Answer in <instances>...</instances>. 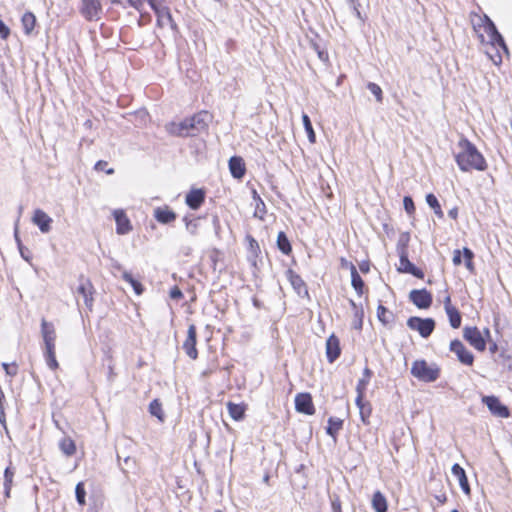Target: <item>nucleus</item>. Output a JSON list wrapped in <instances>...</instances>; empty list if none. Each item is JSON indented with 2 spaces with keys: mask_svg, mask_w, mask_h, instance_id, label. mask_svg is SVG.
Segmentation results:
<instances>
[{
  "mask_svg": "<svg viewBox=\"0 0 512 512\" xmlns=\"http://www.w3.org/2000/svg\"><path fill=\"white\" fill-rule=\"evenodd\" d=\"M472 26L481 43H487L493 47H500L508 54V48L502 35L498 32L495 24L487 15L475 14L471 18Z\"/></svg>",
  "mask_w": 512,
  "mask_h": 512,
  "instance_id": "1",
  "label": "nucleus"
},
{
  "mask_svg": "<svg viewBox=\"0 0 512 512\" xmlns=\"http://www.w3.org/2000/svg\"><path fill=\"white\" fill-rule=\"evenodd\" d=\"M211 116L206 111H201L190 118H186L179 123H171L169 132L178 136H195L208 127Z\"/></svg>",
  "mask_w": 512,
  "mask_h": 512,
  "instance_id": "2",
  "label": "nucleus"
},
{
  "mask_svg": "<svg viewBox=\"0 0 512 512\" xmlns=\"http://www.w3.org/2000/svg\"><path fill=\"white\" fill-rule=\"evenodd\" d=\"M459 148L460 152L456 155V162L462 171L485 170V159L472 143L468 140H461Z\"/></svg>",
  "mask_w": 512,
  "mask_h": 512,
  "instance_id": "3",
  "label": "nucleus"
},
{
  "mask_svg": "<svg viewBox=\"0 0 512 512\" xmlns=\"http://www.w3.org/2000/svg\"><path fill=\"white\" fill-rule=\"evenodd\" d=\"M411 374L424 382H433L439 377V370L429 366L425 360H416L411 367Z\"/></svg>",
  "mask_w": 512,
  "mask_h": 512,
  "instance_id": "4",
  "label": "nucleus"
},
{
  "mask_svg": "<svg viewBox=\"0 0 512 512\" xmlns=\"http://www.w3.org/2000/svg\"><path fill=\"white\" fill-rule=\"evenodd\" d=\"M79 12L87 21H99L103 14L100 0H81Z\"/></svg>",
  "mask_w": 512,
  "mask_h": 512,
  "instance_id": "5",
  "label": "nucleus"
},
{
  "mask_svg": "<svg viewBox=\"0 0 512 512\" xmlns=\"http://www.w3.org/2000/svg\"><path fill=\"white\" fill-rule=\"evenodd\" d=\"M407 326L411 330L418 331L423 338H427L432 334L435 328V321L432 318L422 319L414 316L408 319Z\"/></svg>",
  "mask_w": 512,
  "mask_h": 512,
  "instance_id": "6",
  "label": "nucleus"
},
{
  "mask_svg": "<svg viewBox=\"0 0 512 512\" xmlns=\"http://www.w3.org/2000/svg\"><path fill=\"white\" fill-rule=\"evenodd\" d=\"M463 337L478 351H484L486 348V340L477 327H465Z\"/></svg>",
  "mask_w": 512,
  "mask_h": 512,
  "instance_id": "7",
  "label": "nucleus"
},
{
  "mask_svg": "<svg viewBox=\"0 0 512 512\" xmlns=\"http://www.w3.org/2000/svg\"><path fill=\"white\" fill-rule=\"evenodd\" d=\"M482 402L488 407L490 412L501 418L509 417V410L504 406L496 396H483Z\"/></svg>",
  "mask_w": 512,
  "mask_h": 512,
  "instance_id": "8",
  "label": "nucleus"
},
{
  "mask_svg": "<svg viewBox=\"0 0 512 512\" xmlns=\"http://www.w3.org/2000/svg\"><path fill=\"white\" fill-rule=\"evenodd\" d=\"M196 338H197V330L194 324L189 325L187 331V338L183 343V350L185 353L193 360L198 357V351L196 349Z\"/></svg>",
  "mask_w": 512,
  "mask_h": 512,
  "instance_id": "9",
  "label": "nucleus"
},
{
  "mask_svg": "<svg viewBox=\"0 0 512 512\" xmlns=\"http://www.w3.org/2000/svg\"><path fill=\"white\" fill-rule=\"evenodd\" d=\"M450 350L456 354L458 360L465 365H472L474 361L473 354L459 340H453L450 343Z\"/></svg>",
  "mask_w": 512,
  "mask_h": 512,
  "instance_id": "10",
  "label": "nucleus"
},
{
  "mask_svg": "<svg viewBox=\"0 0 512 512\" xmlns=\"http://www.w3.org/2000/svg\"><path fill=\"white\" fill-rule=\"evenodd\" d=\"M409 299L420 309H427L432 303V295L426 289L412 290Z\"/></svg>",
  "mask_w": 512,
  "mask_h": 512,
  "instance_id": "11",
  "label": "nucleus"
},
{
  "mask_svg": "<svg viewBox=\"0 0 512 512\" xmlns=\"http://www.w3.org/2000/svg\"><path fill=\"white\" fill-rule=\"evenodd\" d=\"M31 220L32 223L36 225L42 233H49L51 231V224L53 219L43 210H34Z\"/></svg>",
  "mask_w": 512,
  "mask_h": 512,
  "instance_id": "12",
  "label": "nucleus"
},
{
  "mask_svg": "<svg viewBox=\"0 0 512 512\" xmlns=\"http://www.w3.org/2000/svg\"><path fill=\"white\" fill-rule=\"evenodd\" d=\"M295 408L298 412L312 415L315 412L312 397L309 393H299L295 397Z\"/></svg>",
  "mask_w": 512,
  "mask_h": 512,
  "instance_id": "13",
  "label": "nucleus"
},
{
  "mask_svg": "<svg viewBox=\"0 0 512 512\" xmlns=\"http://www.w3.org/2000/svg\"><path fill=\"white\" fill-rule=\"evenodd\" d=\"M77 293L82 295L84 298V303L86 307L91 310L93 306V293L94 287L89 279H85L83 277L80 278V284L77 288Z\"/></svg>",
  "mask_w": 512,
  "mask_h": 512,
  "instance_id": "14",
  "label": "nucleus"
},
{
  "mask_svg": "<svg viewBox=\"0 0 512 512\" xmlns=\"http://www.w3.org/2000/svg\"><path fill=\"white\" fill-rule=\"evenodd\" d=\"M157 25L161 28L170 26L172 30L177 29V25L172 18L171 12L168 7L162 6L160 9H156Z\"/></svg>",
  "mask_w": 512,
  "mask_h": 512,
  "instance_id": "15",
  "label": "nucleus"
},
{
  "mask_svg": "<svg viewBox=\"0 0 512 512\" xmlns=\"http://www.w3.org/2000/svg\"><path fill=\"white\" fill-rule=\"evenodd\" d=\"M341 353L339 339L334 335H330L326 341V357L330 363H333Z\"/></svg>",
  "mask_w": 512,
  "mask_h": 512,
  "instance_id": "16",
  "label": "nucleus"
},
{
  "mask_svg": "<svg viewBox=\"0 0 512 512\" xmlns=\"http://www.w3.org/2000/svg\"><path fill=\"white\" fill-rule=\"evenodd\" d=\"M205 200V193L202 189H192L187 195L185 202L193 210H197Z\"/></svg>",
  "mask_w": 512,
  "mask_h": 512,
  "instance_id": "17",
  "label": "nucleus"
},
{
  "mask_svg": "<svg viewBox=\"0 0 512 512\" xmlns=\"http://www.w3.org/2000/svg\"><path fill=\"white\" fill-rule=\"evenodd\" d=\"M114 217L117 225L116 231L118 234L124 235L131 231L132 227L130 221L122 210H115Z\"/></svg>",
  "mask_w": 512,
  "mask_h": 512,
  "instance_id": "18",
  "label": "nucleus"
},
{
  "mask_svg": "<svg viewBox=\"0 0 512 512\" xmlns=\"http://www.w3.org/2000/svg\"><path fill=\"white\" fill-rule=\"evenodd\" d=\"M229 170L236 179H241L246 172L244 161L241 157L233 156L229 160Z\"/></svg>",
  "mask_w": 512,
  "mask_h": 512,
  "instance_id": "19",
  "label": "nucleus"
},
{
  "mask_svg": "<svg viewBox=\"0 0 512 512\" xmlns=\"http://www.w3.org/2000/svg\"><path fill=\"white\" fill-rule=\"evenodd\" d=\"M155 219L161 224H169L176 219V214L168 207H157L154 210Z\"/></svg>",
  "mask_w": 512,
  "mask_h": 512,
  "instance_id": "20",
  "label": "nucleus"
},
{
  "mask_svg": "<svg viewBox=\"0 0 512 512\" xmlns=\"http://www.w3.org/2000/svg\"><path fill=\"white\" fill-rule=\"evenodd\" d=\"M451 472L458 479L462 491L466 495H470V486L468 483L465 470L459 464H454L452 466Z\"/></svg>",
  "mask_w": 512,
  "mask_h": 512,
  "instance_id": "21",
  "label": "nucleus"
},
{
  "mask_svg": "<svg viewBox=\"0 0 512 512\" xmlns=\"http://www.w3.org/2000/svg\"><path fill=\"white\" fill-rule=\"evenodd\" d=\"M41 332H42V337H43L44 343L45 342H55L56 332H55L54 325L52 323L42 320Z\"/></svg>",
  "mask_w": 512,
  "mask_h": 512,
  "instance_id": "22",
  "label": "nucleus"
},
{
  "mask_svg": "<svg viewBox=\"0 0 512 512\" xmlns=\"http://www.w3.org/2000/svg\"><path fill=\"white\" fill-rule=\"evenodd\" d=\"M350 273H351V284L355 289L358 295H362L364 288V281L361 276L357 272L356 267L353 264H350Z\"/></svg>",
  "mask_w": 512,
  "mask_h": 512,
  "instance_id": "23",
  "label": "nucleus"
},
{
  "mask_svg": "<svg viewBox=\"0 0 512 512\" xmlns=\"http://www.w3.org/2000/svg\"><path fill=\"white\" fill-rule=\"evenodd\" d=\"M23 31L26 35H30L36 25V17L32 12H26L21 18Z\"/></svg>",
  "mask_w": 512,
  "mask_h": 512,
  "instance_id": "24",
  "label": "nucleus"
},
{
  "mask_svg": "<svg viewBox=\"0 0 512 512\" xmlns=\"http://www.w3.org/2000/svg\"><path fill=\"white\" fill-rule=\"evenodd\" d=\"M372 507L376 512H386L387 511L386 498L380 491H376L373 494Z\"/></svg>",
  "mask_w": 512,
  "mask_h": 512,
  "instance_id": "25",
  "label": "nucleus"
},
{
  "mask_svg": "<svg viewBox=\"0 0 512 512\" xmlns=\"http://www.w3.org/2000/svg\"><path fill=\"white\" fill-rule=\"evenodd\" d=\"M229 415L236 421L241 420L244 417L245 407L241 404H235L229 402L227 404Z\"/></svg>",
  "mask_w": 512,
  "mask_h": 512,
  "instance_id": "26",
  "label": "nucleus"
},
{
  "mask_svg": "<svg viewBox=\"0 0 512 512\" xmlns=\"http://www.w3.org/2000/svg\"><path fill=\"white\" fill-rule=\"evenodd\" d=\"M59 448L66 456H72L76 451V445L69 437H64L59 442Z\"/></svg>",
  "mask_w": 512,
  "mask_h": 512,
  "instance_id": "27",
  "label": "nucleus"
},
{
  "mask_svg": "<svg viewBox=\"0 0 512 512\" xmlns=\"http://www.w3.org/2000/svg\"><path fill=\"white\" fill-rule=\"evenodd\" d=\"M277 246L279 248V250L285 254V255H288L290 254L292 248H291V244L286 236V234L284 232H279L278 233V236H277Z\"/></svg>",
  "mask_w": 512,
  "mask_h": 512,
  "instance_id": "28",
  "label": "nucleus"
},
{
  "mask_svg": "<svg viewBox=\"0 0 512 512\" xmlns=\"http://www.w3.org/2000/svg\"><path fill=\"white\" fill-rule=\"evenodd\" d=\"M377 317H378L379 321L382 322L384 325L391 323L394 319L393 313L391 311H389L383 305L378 306Z\"/></svg>",
  "mask_w": 512,
  "mask_h": 512,
  "instance_id": "29",
  "label": "nucleus"
},
{
  "mask_svg": "<svg viewBox=\"0 0 512 512\" xmlns=\"http://www.w3.org/2000/svg\"><path fill=\"white\" fill-rule=\"evenodd\" d=\"M343 421L339 418L330 417L328 420V427L326 432L328 435L335 438L336 434L342 429Z\"/></svg>",
  "mask_w": 512,
  "mask_h": 512,
  "instance_id": "30",
  "label": "nucleus"
},
{
  "mask_svg": "<svg viewBox=\"0 0 512 512\" xmlns=\"http://www.w3.org/2000/svg\"><path fill=\"white\" fill-rule=\"evenodd\" d=\"M248 243H249V253H250V260L253 262V264L255 265V260L256 258L258 257L259 253H260V247H259V244L258 242L250 235H248L246 237Z\"/></svg>",
  "mask_w": 512,
  "mask_h": 512,
  "instance_id": "31",
  "label": "nucleus"
},
{
  "mask_svg": "<svg viewBox=\"0 0 512 512\" xmlns=\"http://www.w3.org/2000/svg\"><path fill=\"white\" fill-rule=\"evenodd\" d=\"M446 314L449 318V322L452 328L456 329L459 328L461 325V314L458 311V309L455 307L453 309L447 310Z\"/></svg>",
  "mask_w": 512,
  "mask_h": 512,
  "instance_id": "32",
  "label": "nucleus"
},
{
  "mask_svg": "<svg viewBox=\"0 0 512 512\" xmlns=\"http://www.w3.org/2000/svg\"><path fill=\"white\" fill-rule=\"evenodd\" d=\"M122 278L124 281H126L127 283H129L132 286L134 292L137 295L142 294V292H143L142 284L139 281L135 280L129 272L123 271Z\"/></svg>",
  "mask_w": 512,
  "mask_h": 512,
  "instance_id": "33",
  "label": "nucleus"
},
{
  "mask_svg": "<svg viewBox=\"0 0 512 512\" xmlns=\"http://www.w3.org/2000/svg\"><path fill=\"white\" fill-rule=\"evenodd\" d=\"M398 269L404 273H409L414 269V264L409 261L405 249H402L400 252V266Z\"/></svg>",
  "mask_w": 512,
  "mask_h": 512,
  "instance_id": "34",
  "label": "nucleus"
},
{
  "mask_svg": "<svg viewBox=\"0 0 512 512\" xmlns=\"http://www.w3.org/2000/svg\"><path fill=\"white\" fill-rule=\"evenodd\" d=\"M427 204L434 210V213L439 217H443V212L441 210V206L436 198V196L432 193L426 196Z\"/></svg>",
  "mask_w": 512,
  "mask_h": 512,
  "instance_id": "35",
  "label": "nucleus"
},
{
  "mask_svg": "<svg viewBox=\"0 0 512 512\" xmlns=\"http://www.w3.org/2000/svg\"><path fill=\"white\" fill-rule=\"evenodd\" d=\"M356 405L359 408V413H360L362 422L364 424H368V418L371 415V411H372L370 404L365 403L363 401V399H361V403L356 404Z\"/></svg>",
  "mask_w": 512,
  "mask_h": 512,
  "instance_id": "36",
  "label": "nucleus"
},
{
  "mask_svg": "<svg viewBox=\"0 0 512 512\" xmlns=\"http://www.w3.org/2000/svg\"><path fill=\"white\" fill-rule=\"evenodd\" d=\"M302 121L305 128V131L308 135V139L311 143L315 142V132L312 127V123L310 121V118L307 114L303 113L302 115Z\"/></svg>",
  "mask_w": 512,
  "mask_h": 512,
  "instance_id": "37",
  "label": "nucleus"
},
{
  "mask_svg": "<svg viewBox=\"0 0 512 512\" xmlns=\"http://www.w3.org/2000/svg\"><path fill=\"white\" fill-rule=\"evenodd\" d=\"M368 383H369V380L367 378L362 377L361 379H359L357 386H356V391H357L356 404L361 403V399L364 398L365 390H366Z\"/></svg>",
  "mask_w": 512,
  "mask_h": 512,
  "instance_id": "38",
  "label": "nucleus"
},
{
  "mask_svg": "<svg viewBox=\"0 0 512 512\" xmlns=\"http://www.w3.org/2000/svg\"><path fill=\"white\" fill-rule=\"evenodd\" d=\"M149 411L153 416L157 417L160 421H163L164 415H163L161 403L157 399L153 400L150 403Z\"/></svg>",
  "mask_w": 512,
  "mask_h": 512,
  "instance_id": "39",
  "label": "nucleus"
},
{
  "mask_svg": "<svg viewBox=\"0 0 512 512\" xmlns=\"http://www.w3.org/2000/svg\"><path fill=\"white\" fill-rule=\"evenodd\" d=\"M76 500L80 506H84L86 503L85 496L86 491L83 482H79L75 488Z\"/></svg>",
  "mask_w": 512,
  "mask_h": 512,
  "instance_id": "40",
  "label": "nucleus"
},
{
  "mask_svg": "<svg viewBox=\"0 0 512 512\" xmlns=\"http://www.w3.org/2000/svg\"><path fill=\"white\" fill-rule=\"evenodd\" d=\"M367 89L375 96L376 101L381 103L383 100V92L381 87L373 82L367 84Z\"/></svg>",
  "mask_w": 512,
  "mask_h": 512,
  "instance_id": "41",
  "label": "nucleus"
},
{
  "mask_svg": "<svg viewBox=\"0 0 512 512\" xmlns=\"http://www.w3.org/2000/svg\"><path fill=\"white\" fill-rule=\"evenodd\" d=\"M46 364L51 370H56L58 368V362L56 360L55 353L44 354Z\"/></svg>",
  "mask_w": 512,
  "mask_h": 512,
  "instance_id": "42",
  "label": "nucleus"
},
{
  "mask_svg": "<svg viewBox=\"0 0 512 512\" xmlns=\"http://www.w3.org/2000/svg\"><path fill=\"white\" fill-rule=\"evenodd\" d=\"M2 367L5 370L6 374L11 377L16 376L18 373V366L16 363H12V364L3 363Z\"/></svg>",
  "mask_w": 512,
  "mask_h": 512,
  "instance_id": "43",
  "label": "nucleus"
},
{
  "mask_svg": "<svg viewBox=\"0 0 512 512\" xmlns=\"http://www.w3.org/2000/svg\"><path fill=\"white\" fill-rule=\"evenodd\" d=\"M290 280H291V284L293 285V287L298 290V293L301 292L302 288H305V284L300 276L291 275Z\"/></svg>",
  "mask_w": 512,
  "mask_h": 512,
  "instance_id": "44",
  "label": "nucleus"
},
{
  "mask_svg": "<svg viewBox=\"0 0 512 512\" xmlns=\"http://www.w3.org/2000/svg\"><path fill=\"white\" fill-rule=\"evenodd\" d=\"M14 471L7 467L4 471V486H12L13 485V478H14Z\"/></svg>",
  "mask_w": 512,
  "mask_h": 512,
  "instance_id": "45",
  "label": "nucleus"
},
{
  "mask_svg": "<svg viewBox=\"0 0 512 512\" xmlns=\"http://www.w3.org/2000/svg\"><path fill=\"white\" fill-rule=\"evenodd\" d=\"M403 205H404L405 211L409 215H411L415 211L414 202H413L411 197L405 196L404 199H403Z\"/></svg>",
  "mask_w": 512,
  "mask_h": 512,
  "instance_id": "46",
  "label": "nucleus"
},
{
  "mask_svg": "<svg viewBox=\"0 0 512 512\" xmlns=\"http://www.w3.org/2000/svg\"><path fill=\"white\" fill-rule=\"evenodd\" d=\"M463 256L465 258V265L466 267L471 270L472 269V259L474 257V254L473 252L468 249V248H464L463 249Z\"/></svg>",
  "mask_w": 512,
  "mask_h": 512,
  "instance_id": "47",
  "label": "nucleus"
},
{
  "mask_svg": "<svg viewBox=\"0 0 512 512\" xmlns=\"http://www.w3.org/2000/svg\"><path fill=\"white\" fill-rule=\"evenodd\" d=\"M107 164L108 163L106 161L100 160V161H98L95 164V170H97V171H105L106 174H108V175L113 174L114 173V169L113 168L106 169Z\"/></svg>",
  "mask_w": 512,
  "mask_h": 512,
  "instance_id": "48",
  "label": "nucleus"
},
{
  "mask_svg": "<svg viewBox=\"0 0 512 512\" xmlns=\"http://www.w3.org/2000/svg\"><path fill=\"white\" fill-rule=\"evenodd\" d=\"M184 221L186 223V228L187 230L191 233V234H196L197 232V228H198V224L196 221L194 220H188L187 217L184 218Z\"/></svg>",
  "mask_w": 512,
  "mask_h": 512,
  "instance_id": "49",
  "label": "nucleus"
},
{
  "mask_svg": "<svg viewBox=\"0 0 512 512\" xmlns=\"http://www.w3.org/2000/svg\"><path fill=\"white\" fill-rule=\"evenodd\" d=\"M10 35V29L6 26V24L0 19V37L2 39H7Z\"/></svg>",
  "mask_w": 512,
  "mask_h": 512,
  "instance_id": "50",
  "label": "nucleus"
},
{
  "mask_svg": "<svg viewBox=\"0 0 512 512\" xmlns=\"http://www.w3.org/2000/svg\"><path fill=\"white\" fill-rule=\"evenodd\" d=\"M129 5L135 8L140 13L142 12V8L146 0H127Z\"/></svg>",
  "mask_w": 512,
  "mask_h": 512,
  "instance_id": "51",
  "label": "nucleus"
},
{
  "mask_svg": "<svg viewBox=\"0 0 512 512\" xmlns=\"http://www.w3.org/2000/svg\"><path fill=\"white\" fill-rule=\"evenodd\" d=\"M170 297L175 300H179L183 297L182 291L177 287L174 286L169 293Z\"/></svg>",
  "mask_w": 512,
  "mask_h": 512,
  "instance_id": "52",
  "label": "nucleus"
},
{
  "mask_svg": "<svg viewBox=\"0 0 512 512\" xmlns=\"http://www.w3.org/2000/svg\"><path fill=\"white\" fill-rule=\"evenodd\" d=\"M331 508H332V512H342L341 502L338 497L332 499Z\"/></svg>",
  "mask_w": 512,
  "mask_h": 512,
  "instance_id": "53",
  "label": "nucleus"
},
{
  "mask_svg": "<svg viewBox=\"0 0 512 512\" xmlns=\"http://www.w3.org/2000/svg\"><path fill=\"white\" fill-rule=\"evenodd\" d=\"M55 353V342L44 343V354Z\"/></svg>",
  "mask_w": 512,
  "mask_h": 512,
  "instance_id": "54",
  "label": "nucleus"
},
{
  "mask_svg": "<svg viewBox=\"0 0 512 512\" xmlns=\"http://www.w3.org/2000/svg\"><path fill=\"white\" fill-rule=\"evenodd\" d=\"M454 265H460L462 263V255L460 250H455L452 259Z\"/></svg>",
  "mask_w": 512,
  "mask_h": 512,
  "instance_id": "55",
  "label": "nucleus"
},
{
  "mask_svg": "<svg viewBox=\"0 0 512 512\" xmlns=\"http://www.w3.org/2000/svg\"><path fill=\"white\" fill-rule=\"evenodd\" d=\"M444 308L445 311L455 308L454 306L451 305V298L449 295H447L444 299Z\"/></svg>",
  "mask_w": 512,
  "mask_h": 512,
  "instance_id": "56",
  "label": "nucleus"
},
{
  "mask_svg": "<svg viewBox=\"0 0 512 512\" xmlns=\"http://www.w3.org/2000/svg\"><path fill=\"white\" fill-rule=\"evenodd\" d=\"M148 2V4L150 5V7L152 8V10L154 12H156V9H160L162 7V5H159L157 0H146Z\"/></svg>",
  "mask_w": 512,
  "mask_h": 512,
  "instance_id": "57",
  "label": "nucleus"
},
{
  "mask_svg": "<svg viewBox=\"0 0 512 512\" xmlns=\"http://www.w3.org/2000/svg\"><path fill=\"white\" fill-rule=\"evenodd\" d=\"M409 273L418 278H423V276H424L423 272L415 266H414V269H412V271H410Z\"/></svg>",
  "mask_w": 512,
  "mask_h": 512,
  "instance_id": "58",
  "label": "nucleus"
},
{
  "mask_svg": "<svg viewBox=\"0 0 512 512\" xmlns=\"http://www.w3.org/2000/svg\"><path fill=\"white\" fill-rule=\"evenodd\" d=\"M359 269H360L361 272L367 273L369 271V264L367 262H362L359 265Z\"/></svg>",
  "mask_w": 512,
  "mask_h": 512,
  "instance_id": "59",
  "label": "nucleus"
},
{
  "mask_svg": "<svg viewBox=\"0 0 512 512\" xmlns=\"http://www.w3.org/2000/svg\"><path fill=\"white\" fill-rule=\"evenodd\" d=\"M448 215H449V217H451L452 219H456V218H457V216H458V210H457V208H453V209L449 210Z\"/></svg>",
  "mask_w": 512,
  "mask_h": 512,
  "instance_id": "60",
  "label": "nucleus"
},
{
  "mask_svg": "<svg viewBox=\"0 0 512 512\" xmlns=\"http://www.w3.org/2000/svg\"><path fill=\"white\" fill-rule=\"evenodd\" d=\"M112 268L116 269L118 271H122V272L124 271L121 264L115 260L112 261Z\"/></svg>",
  "mask_w": 512,
  "mask_h": 512,
  "instance_id": "61",
  "label": "nucleus"
},
{
  "mask_svg": "<svg viewBox=\"0 0 512 512\" xmlns=\"http://www.w3.org/2000/svg\"><path fill=\"white\" fill-rule=\"evenodd\" d=\"M371 375H372V371L366 367L363 371V377L370 380Z\"/></svg>",
  "mask_w": 512,
  "mask_h": 512,
  "instance_id": "62",
  "label": "nucleus"
},
{
  "mask_svg": "<svg viewBox=\"0 0 512 512\" xmlns=\"http://www.w3.org/2000/svg\"><path fill=\"white\" fill-rule=\"evenodd\" d=\"M5 421L4 407H0V422L5 425Z\"/></svg>",
  "mask_w": 512,
  "mask_h": 512,
  "instance_id": "63",
  "label": "nucleus"
},
{
  "mask_svg": "<svg viewBox=\"0 0 512 512\" xmlns=\"http://www.w3.org/2000/svg\"><path fill=\"white\" fill-rule=\"evenodd\" d=\"M12 486H4V494L6 498H10Z\"/></svg>",
  "mask_w": 512,
  "mask_h": 512,
  "instance_id": "64",
  "label": "nucleus"
}]
</instances>
